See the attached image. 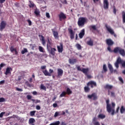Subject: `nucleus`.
<instances>
[{
  "label": "nucleus",
  "mask_w": 125,
  "mask_h": 125,
  "mask_svg": "<svg viewBox=\"0 0 125 125\" xmlns=\"http://www.w3.org/2000/svg\"><path fill=\"white\" fill-rule=\"evenodd\" d=\"M114 53H120V55L125 57V49L121 48V47H116L114 48L113 50Z\"/></svg>",
  "instance_id": "f257e3e1"
},
{
  "label": "nucleus",
  "mask_w": 125,
  "mask_h": 125,
  "mask_svg": "<svg viewBox=\"0 0 125 125\" xmlns=\"http://www.w3.org/2000/svg\"><path fill=\"white\" fill-rule=\"evenodd\" d=\"M106 110L108 113L111 112L112 116H114L115 115V109H112V107L111 106V104H110V101L107 100L106 101Z\"/></svg>",
  "instance_id": "f03ea898"
},
{
  "label": "nucleus",
  "mask_w": 125,
  "mask_h": 125,
  "mask_svg": "<svg viewBox=\"0 0 125 125\" xmlns=\"http://www.w3.org/2000/svg\"><path fill=\"white\" fill-rule=\"evenodd\" d=\"M87 21V19L84 17H81L79 19L78 24L79 27H83L84 23Z\"/></svg>",
  "instance_id": "7ed1b4c3"
},
{
  "label": "nucleus",
  "mask_w": 125,
  "mask_h": 125,
  "mask_svg": "<svg viewBox=\"0 0 125 125\" xmlns=\"http://www.w3.org/2000/svg\"><path fill=\"white\" fill-rule=\"evenodd\" d=\"M87 85H88V86H90L91 88H93V87L97 86V84L96 83V82L91 81L87 83Z\"/></svg>",
  "instance_id": "20e7f679"
},
{
  "label": "nucleus",
  "mask_w": 125,
  "mask_h": 125,
  "mask_svg": "<svg viewBox=\"0 0 125 125\" xmlns=\"http://www.w3.org/2000/svg\"><path fill=\"white\" fill-rule=\"evenodd\" d=\"M87 98H88V99H93V100H97V95L95 93H93L91 95H88Z\"/></svg>",
  "instance_id": "39448f33"
},
{
  "label": "nucleus",
  "mask_w": 125,
  "mask_h": 125,
  "mask_svg": "<svg viewBox=\"0 0 125 125\" xmlns=\"http://www.w3.org/2000/svg\"><path fill=\"white\" fill-rule=\"evenodd\" d=\"M11 72H12V68L8 67L6 68L4 74L6 76H7V75H11Z\"/></svg>",
  "instance_id": "423d86ee"
},
{
  "label": "nucleus",
  "mask_w": 125,
  "mask_h": 125,
  "mask_svg": "<svg viewBox=\"0 0 125 125\" xmlns=\"http://www.w3.org/2000/svg\"><path fill=\"white\" fill-rule=\"evenodd\" d=\"M103 4L104 9H108L109 8V2H108V0H104Z\"/></svg>",
  "instance_id": "0eeeda50"
},
{
  "label": "nucleus",
  "mask_w": 125,
  "mask_h": 125,
  "mask_svg": "<svg viewBox=\"0 0 125 125\" xmlns=\"http://www.w3.org/2000/svg\"><path fill=\"white\" fill-rule=\"evenodd\" d=\"M6 22L4 21H2L0 25V31L1 32L5 28Z\"/></svg>",
  "instance_id": "6e6552de"
},
{
  "label": "nucleus",
  "mask_w": 125,
  "mask_h": 125,
  "mask_svg": "<svg viewBox=\"0 0 125 125\" xmlns=\"http://www.w3.org/2000/svg\"><path fill=\"white\" fill-rule=\"evenodd\" d=\"M39 37L40 38L41 42H42V44L43 45H45V40L44 39V37H43V36L42 35H39Z\"/></svg>",
  "instance_id": "1a4fd4ad"
},
{
  "label": "nucleus",
  "mask_w": 125,
  "mask_h": 125,
  "mask_svg": "<svg viewBox=\"0 0 125 125\" xmlns=\"http://www.w3.org/2000/svg\"><path fill=\"white\" fill-rule=\"evenodd\" d=\"M106 43L108 46H112V45L114 44V42H113V41H112L111 39H106Z\"/></svg>",
  "instance_id": "9d476101"
},
{
  "label": "nucleus",
  "mask_w": 125,
  "mask_h": 125,
  "mask_svg": "<svg viewBox=\"0 0 125 125\" xmlns=\"http://www.w3.org/2000/svg\"><path fill=\"white\" fill-rule=\"evenodd\" d=\"M60 21H62V19H66V16L63 12H61L59 15Z\"/></svg>",
  "instance_id": "9b49d317"
},
{
  "label": "nucleus",
  "mask_w": 125,
  "mask_h": 125,
  "mask_svg": "<svg viewBox=\"0 0 125 125\" xmlns=\"http://www.w3.org/2000/svg\"><path fill=\"white\" fill-rule=\"evenodd\" d=\"M58 52H63V43H60V46H57Z\"/></svg>",
  "instance_id": "f8f14e48"
},
{
  "label": "nucleus",
  "mask_w": 125,
  "mask_h": 125,
  "mask_svg": "<svg viewBox=\"0 0 125 125\" xmlns=\"http://www.w3.org/2000/svg\"><path fill=\"white\" fill-rule=\"evenodd\" d=\"M68 61L69 64H75V63H77V62H78L77 59H69Z\"/></svg>",
  "instance_id": "ddd939ff"
},
{
  "label": "nucleus",
  "mask_w": 125,
  "mask_h": 125,
  "mask_svg": "<svg viewBox=\"0 0 125 125\" xmlns=\"http://www.w3.org/2000/svg\"><path fill=\"white\" fill-rule=\"evenodd\" d=\"M86 44L90 46H93V40L90 38L89 40L87 41Z\"/></svg>",
  "instance_id": "4468645a"
},
{
  "label": "nucleus",
  "mask_w": 125,
  "mask_h": 125,
  "mask_svg": "<svg viewBox=\"0 0 125 125\" xmlns=\"http://www.w3.org/2000/svg\"><path fill=\"white\" fill-rule=\"evenodd\" d=\"M89 29L91 31H97V27H96V25H90L89 26Z\"/></svg>",
  "instance_id": "2eb2a0df"
},
{
  "label": "nucleus",
  "mask_w": 125,
  "mask_h": 125,
  "mask_svg": "<svg viewBox=\"0 0 125 125\" xmlns=\"http://www.w3.org/2000/svg\"><path fill=\"white\" fill-rule=\"evenodd\" d=\"M105 27L107 30V31H108V32H114V30H113V29H112V27H111V26H110V25H108L107 24H105Z\"/></svg>",
  "instance_id": "dca6fc26"
},
{
  "label": "nucleus",
  "mask_w": 125,
  "mask_h": 125,
  "mask_svg": "<svg viewBox=\"0 0 125 125\" xmlns=\"http://www.w3.org/2000/svg\"><path fill=\"white\" fill-rule=\"evenodd\" d=\"M63 75V70L61 68L58 69V77H62Z\"/></svg>",
  "instance_id": "f3484780"
},
{
  "label": "nucleus",
  "mask_w": 125,
  "mask_h": 125,
  "mask_svg": "<svg viewBox=\"0 0 125 125\" xmlns=\"http://www.w3.org/2000/svg\"><path fill=\"white\" fill-rule=\"evenodd\" d=\"M35 122H36V120H35V119L30 118L29 120L28 124H29V125H35V124H34V123H35Z\"/></svg>",
  "instance_id": "a211bd4d"
},
{
  "label": "nucleus",
  "mask_w": 125,
  "mask_h": 125,
  "mask_svg": "<svg viewBox=\"0 0 125 125\" xmlns=\"http://www.w3.org/2000/svg\"><path fill=\"white\" fill-rule=\"evenodd\" d=\"M10 50L12 52H13L14 51H15L16 55H17V54H18V52H17V49H16V48H14V47L12 46L10 47Z\"/></svg>",
  "instance_id": "6ab92c4d"
},
{
  "label": "nucleus",
  "mask_w": 125,
  "mask_h": 125,
  "mask_svg": "<svg viewBox=\"0 0 125 125\" xmlns=\"http://www.w3.org/2000/svg\"><path fill=\"white\" fill-rule=\"evenodd\" d=\"M55 51H56V49H55V48H51L50 51V54L53 56H55Z\"/></svg>",
  "instance_id": "aec40b11"
},
{
  "label": "nucleus",
  "mask_w": 125,
  "mask_h": 125,
  "mask_svg": "<svg viewBox=\"0 0 125 125\" xmlns=\"http://www.w3.org/2000/svg\"><path fill=\"white\" fill-rule=\"evenodd\" d=\"M40 13L41 12H40V10L36 8L34 10V14H35V15H36V16H40Z\"/></svg>",
  "instance_id": "412c9836"
},
{
  "label": "nucleus",
  "mask_w": 125,
  "mask_h": 125,
  "mask_svg": "<svg viewBox=\"0 0 125 125\" xmlns=\"http://www.w3.org/2000/svg\"><path fill=\"white\" fill-rule=\"evenodd\" d=\"M97 120V119L96 118V117H94L93 119V124L94 125H100V124H99V122H96V121Z\"/></svg>",
  "instance_id": "4be33fe9"
},
{
  "label": "nucleus",
  "mask_w": 125,
  "mask_h": 125,
  "mask_svg": "<svg viewBox=\"0 0 125 125\" xmlns=\"http://www.w3.org/2000/svg\"><path fill=\"white\" fill-rule=\"evenodd\" d=\"M108 68L109 69L110 73H113V72H114V69L113 68V66H112V64L108 63Z\"/></svg>",
  "instance_id": "5701e85b"
},
{
  "label": "nucleus",
  "mask_w": 125,
  "mask_h": 125,
  "mask_svg": "<svg viewBox=\"0 0 125 125\" xmlns=\"http://www.w3.org/2000/svg\"><path fill=\"white\" fill-rule=\"evenodd\" d=\"M42 73L44 74V75H45V76H48L49 77H51V74H50V73H49L48 71H47V70H45L44 71H42Z\"/></svg>",
  "instance_id": "b1692460"
},
{
  "label": "nucleus",
  "mask_w": 125,
  "mask_h": 125,
  "mask_svg": "<svg viewBox=\"0 0 125 125\" xmlns=\"http://www.w3.org/2000/svg\"><path fill=\"white\" fill-rule=\"evenodd\" d=\"M82 72H83L84 75H87V73H88V68H83Z\"/></svg>",
  "instance_id": "393cba45"
},
{
  "label": "nucleus",
  "mask_w": 125,
  "mask_h": 125,
  "mask_svg": "<svg viewBox=\"0 0 125 125\" xmlns=\"http://www.w3.org/2000/svg\"><path fill=\"white\" fill-rule=\"evenodd\" d=\"M104 88L106 89H112L113 88V85H109L108 84H106L104 86Z\"/></svg>",
  "instance_id": "a878e982"
},
{
  "label": "nucleus",
  "mask_w": 125,
  "mask_h": 125,
  "mask_svg": "<svg viewBox=\"0 0 125 125\" xmlns=\"http://www.w3.org/2000/svg\"><path fill=\"white\" fill-rule=\"evenodd\" d=\"M98 118L103 120V119H105V118H106V116L103 114H100L98 115Z\"/></svg>",
  "instance_id": "bb28decb"
},
{
  "label": "nucleus",
  "mask_w": 125,
  "mask_h": 125,
  "mask_svg": "<svg viewBox=\"0 0 125 125\" xmlns=\"http://www.w3.org/2000/svg\"><path fill=\"white\" fill-rule=\"evenodd\" d=\"M88 86H89L87 85L84 87L85 92H89V91H90V88Z\"/></svg>",
  "instance_id": "cd10ccee"
},
{
  "label": "nucleus",
  "mask_w": 125,
  "mask_h": 125,
  "mask_svg": "<svg viewBox=\"0 0 125 125\" xmlns=\"http://www.w3.org/2000/svg\"><path fill=\"white\" fill-rule=\"evenodd\" d=\"M67 94V93L66 92V91H63L62 92V93L61 94V95H60V98L61 97H65L66 96V95Z\"/></svg>",
  "instance_id": "c85d7f7f"
},
{
  "label": "nucleus",
  "mask_w": 125,
  "mask_h": 125,
  "mask_svg": "<svg viewBox=\"0 0 125 125\" xmlns=\"http://www.w3.org/2000/svg\"><path fill=\"white\" fill-rule=\"evenodd\" d=\"M51 42H50V40L49 38H47V47L48 48L49 47H51Z\"/></svg>",
  "instance_id": "c756f323"
},
{
  "label": "nucleus",
  "mask_w": 125,
  "mask_h": 125,
  "mask_svg": "<svg viewBox=\"0 0 125 125\" xmlns=\"http://www.w3.org/2000/svg\"><path fill=\"white\" fill-rule=\"evenodd\" d=\"M66 92V94H67L68 95H70V94H72L73 92H72V90H71L69 88H67Z\"/></svg>",
  "instance_id": "7c9ffc66"
},
{
  "label": "nucleus",
  "mask_w": 125,
  "mask_h": 125,
  "mask_svg": "<svg viewBox=\"0 0 125 125\" xmlns=\"http://www.w3.org/2000/svg\"><path fill=\"white\" fill-rule=\"evenodd\" d=\"M122 19H123V22L124 24L125 23V11L122 12Z\"/></svg>",
  "instance_id": "2f4dec72"
},
{
  "label": "nucleus",
  "mask_w": 125,
  "mask_h": 125,
  "mask_svg": "<svg viewBox=\"0 0 125 125\" xmlns=\"http://www.w3.org/2000/svg\"><path fill=\"white\" fill-rule=\"evenodd\" d=\"M70 39H71V40H73V39H74V38H75V32H70Z\"/></svg>",
  "instance_id": "473e14b6"
},
{
  "label": "nucleus",
  "mask_w": 125,
  "mask_h": 125,
  "mask_svg": "<svg viewBox=\"0 0 125 125\" xmlns=\"http://www.w3.org/2000/svg\"><path fill=\"white\" fill-rule=\"evenodd\" d=\"M29 6L30 8H33V7L35 6V3H34V2H33L32 1H29Z\"/></svg>",
  "instance_id": "72a5a7b5"
},
{
  "label": "nucleus",
  "mask_w": 125,
  "mask_h": 125,
  "mask_svg": "<svg viewBox=\"0 0 125 125\" xmlns=\"http://www.w3.org/2000/svg\"><path fill=\"white\" fill-rule=\"evenodd\" d=\"M83 36H84V32H81L79 34L80 39H83Z\"/></svg>",
  "instance_id": "f704fd0d"
},
{
  "label": "nucleus",
  "mask_w": 125,
  "mask_h": 125,
  "mask_svg": "<svg viewBox=\"0 0 125 125\" xmlns=\"http://www.w3.org/2000/svg\"><path fill=\"white\" fill-rule=\"evenodd\" d=\"M40 88L41 89L44 90V91H46V87H45V86H44L43 84H41Z\"/></svg>",
  "instance_id": "c9c22d12"
},
{
  "label": "nucleus",
  "mask_w": 125,
  "mask_h": 125,
  "mask_svg": "<svg viewBox=\"0 0 125 125\" xmlns=\"http://www.w3.org/2000/svg\"><path fill=\"white\" fill-rule=\"evenodd\" d=\"M53 35L55 39H58V32H54Z\"/></svg>",
  "instance_id": "e433bc0d"
},
{
  "label": "nucleus",
  "mask_w": 125,
  "mask_h": 125,
  "mask_svg": "<svg viewBox=\"0 0 125 125\" xmlns=\"http://www.w3.org/2000/svg\"><path fill=\"white\" fill-rule=\"evenodd\" d=\"M39 51H40V52H44V51H43L44 50L43 47H42L41 46H39Z\"/></svg>",
  "instance_id": "4c0bfd02"
},
{
  "label": "nucleus",
  "mask_w": 125,
  "mask_h": 125,
  "mask_svg": "<svg viewBox=\"0 0 125 125\" xmlns=\"http://www.w3.org/2000/svg\"><path fill=\"white\" fill-rule=\"evenodd\" d=\"M103 70L104 73H106V72L108 71V69H107V66H106V64L103 65Z\"/></svg>",
  "instance_id": "58836bf2"
},
{
  "label": "nucleus",
  "mask_w": 125,
  "mask_h": 125,
  "mask_svg": "<svg viewBox=\"0 0 125 125\" xmlns=\"http://www.w3.org/2000/svg\"><path fill=\"white\" fill-rule=\"evenodd\" d=\"M76 46L78 50H81V49H82V46L81 44L77 43L76 44Z\"/></svg>",
  "instance_id": "ea45409f"
},
{
  "label": "nucleus",
  "mask_w": 125,
  "mask_h": 125,
  "mask_svg": "<svg viewBox=\"0 0 125 125\" xmlns=\"http://www.w3.org/2000/svg\"><path fill=\"white\" fill-rule=\"evenodd\" d=\"M36 110H33L32 111H30V116L31 117H34V116H35V114H36Z\"/></svg>",
  "instance_id": "a19ab883"
},
{
  "label": "nucleus",
  "mask_w": 125,
  "mask_h": 125,
  "mask_svg": "<svg viewBox=\"0 0 125 125\" xmlns=\"http://www.w3.org/2000/svg\"><path fill=\"white\" fill-rule=\"evenodd\" d=\"M26 52H28V50L26 48H24L23 50L21 51V54H25Z\"/></svg>",
  "instance_id": "79ce46f5"
},
{
  "label": "nucleus",
  "mask_w": 125,
  "mask_h": 125,
  "mask_svg": "<svg viewBox=\"0 0 125 125\" xmlns=\"http://www.w3.org/2000/svg\"><path fill=\"white\" fill-rule=\"evenodd\" d=\"M61 113V111H57L55 113L54 117L55 118H56V117H58L59 116V113Z\"/></svg>",
  "instance_id": "37998d69"
},
{
  "label": "nucleus",
  "mask_w": 125,
  "mask_h": 125,
  "mask_svg": "<svg viewBox=\"0 0 125 125\" xmlns=\"http://www.w3.org/2000/svg\"><path fill=\"white\" fill-rule=\"evenodd\" d=\"M116 62H117V63H119V64H120V63H122V59H121L120 57H119V58L117 59V61H116Z\"/></svg>",
  "instance_id": "c03bdc74"
},
{
  "label": "nucleus",
  "mask_w": 125,
  "mask_h": 125,
  "mask_svg": "<svg viewBox=\"0 0 125 125\" xmlns=\"http://www.w3.org/2000/svg\"><path fill=\"white\" fill-rule=\"evenodd\" d=\"M107 50H108L109 52H114V50H112V49H111L110 46H108L107 47Z\"/></svg>",
  "instance_id": "a18cd8bd"
},
{
  "label": "nucleus",
  "mask_w": 125,
  "mask_h": 125,
  "mask_svg": "<svg viewBox=\"0 0 125 125\" xmlns=\"http://www.w3.org/2000/svg\"><path fill=\"white\" fill-rule=\"evenodd\" d=\"M5 102V99L4 98H0V103Z\"/></svg>",
  "instance_id": "49530a36"
},
{
  "label": "nucleus",
  "mask_w": 125,
  "mask_h": 125,
  "mask_svg": "<svg viewBox=\"0 0 125 125\" xmlns=\"http://www.w3.org/2000/svg\"><path fill=\"white\" fill-rule=\"evenodd\" d=\"M119 64L120 63L119 62H117L114 63V65L117 69H118L119 68Z\"/></svg>",
  "instance_id": "de8ad7c7"
},
{
  "label": "nucleus",
  "mask_w": 125,
  "mask_h": 125,
  "mask_svg": "<svg viewBox=\"0 0 125 125\" xmlns=\"http://www.w3.org/2000/svg\"><path fill=\"white\" fill-rule=\"evenodd\" d=\"M5 114V112H2L0 113V118H2L3 117V115Z\"/></svg>",
  "instance_id": "09e8293b"
},
{
  "label": "nucleus",
  "mask_w": 125,
  "mask_h": 125,
  "mask_svg": "<svg viewBox=\"0 0 125 125\" xmlns=\"http://www.w3.org/2000/svg\"><path fill=\"white\" fill-rule=\"evenodd\" d=\"M119 80L120 81V82H121V83H124V80H123V78L122 77H119Z\"/></svg>",
  "instance_id": "8fccbe9b"
},
{
  "label": "nucleus",
  "mask_w": 125,
  "mask_h": 125,
  "mask_svg": "<svg viewBox=\"0 0 125 125\" xmlns=\"http://www.w3.org/2000/svg\"><path fill=\"white\" fill-rule=\"evenodd\" d=\"M4 83H5V80H2V81H0V85L4 84Z\"/></svg>",
  "instance_id": "3c124183"
},
{
  "label": "nucleus",
  "mask_w": 125,
  "mask_h": 125,
  "mask_svg": "<svg viewBox=\"0 0 125 125\" xmlns=\"http://www.w3.org/2000/svg\"><path fill=\"white\" fill-rule=\"evenodd\" d=\"M16 89V90H17V91H20V92L23 91V89H22L21 88H19L18 87H17Z\"/></svg>",
  "instance_id": "603ef678"
},
{
  "label": "nucleus",
  "mask_w": 125,
  "mask_h": 125,
  "mask_svg": "<svg viewBox=\"0 0 125 125\" xmlns=\"http://www.w3.org/2000/svg\"><path fill=\"white\" fill-rule=\"evenodd\" d=\"M27 22L28 23L29 26H31L32 25V21L30 20H27Z\"/></svg>",
  "instance_id": "864d4df0"
},
{
  "label": "nucleus",
  "mask_w": 125,
  "mask_h": 125,
  "mask_svg": "<svg viewBox=\"0 0 125 125\" xmlns=\"http://www.w3.org/2000/svg\"><path fill=\"white\" fill-rule=\"evenodd\" d=\"M36 110H41V106L40 105H36Z\"/></svg>",
  "instance_id": "5fc2aeb1"
},
{
  "label": "nucleus",
  "mask_w": 125,
  "mask_h": 125,
  "mask_svg": "<svg viewBox=\"0 0 125 125\" xmlns=\"http://www.w3.org/2000/svg\"><path fill=\"white\" fill-rule=\"evenodd\" d=\"M4 66H5V64H4V63H0V67L1 68H2V67H4Z\"/></svg>",
  "instance_id": "6e6d98bb"
},
{
  "label": "nucleus",
  "mask_w": 125,
  "mask_h": 125,
  "mask_svg": "<svg viewBox=\"0 0 125 125\" xmlns=\"http://www.w3.org/2000/svg\"><path fill=\"white\" fill-rule=\"evenodd\" d=\"M31 98H32V96H31V95H27V99L28 100H30V99H31Z\"/></svg>",
  "instance_id": "4d7b16f0"
},
{
  "label": "nucleus",
  "mask_w": 125,
  "mask_h": 125,
  "mask_svg": "<svg viewBox=\"0 0 125 125\" xmlns=\"http://www.w3.org/2000/svg\"><path fill=\"white\" fill-rule=\"evenodd\" d=\"M113 13L114 14H117V9H116V8L113 9Z\"/></svg>",
  "instance_id": "13d9d810"
},
{
  "label": "nucleus",
  "mask_w": 125,
  "mask_h": 125,
  "mask_svg": "<svg viewBox=\"0 0 125 125\" xmlns=\"http://www.w3.org/2000/svg\"><path fill=\"white\" fill-rule=\"evenodd\" d=\"M46 16L47 18H50V15H49V13H46Z\"/></svg>",
  "instance_id": "bf43d9fd"
},
{
  "label": "nucleus",
  "mask_w": 125,
  "mask_h": 125,
  "mask_svg": "<svg viewBox=\"0 0 125 125\" xmlns=\"http://www.w3.org/2000/svg\"><path fill=\"white\" fill-rule=\"evenodd\" d=\"M49 74H50V75H51V74H52V73H53V69H50L49 70Z\"/></svg>",
  "instance_id": "052dcab7"
},
{
  "label": "nucleus",
  "mask_w": 125,
  "mask_h": 125,
  "mask_svg": "<svg viewBox=\"0 0 125 125\" xmlns=\"http://www.w3.org/2000/svg\"><path fill=\"white\" fill-rule=\"evenodd\" d=\"M111 95L112 97H115V93L114 92H111Z\"/></svg>",
  "instance_id": "680f3d73"
},
{
  "label": "nucleus",
  "mask_w": 125,
  "mask_h": 125,
  "mask_svg": "<svg viewBox=\"0 0 125 125\" xmlns=\"http://www.w3.org/2000/svg\"><path fill=\"white\" fill-rule=\"evenodd\" d=\"M57 106H58V104L56 103H54L53 104V107H54V108H56V107H57Z\"/></svg>",
  "instance_id": "e2e57ef3"
},
{
  "label": "nucleus",
  "mask_w": 125,
  "mask_h": 125,
  "mask_svg": "<svg viewBox=\"0 0 125 125\" xmlns=\"http://www.w3.org/2000/svg\"><path fill=\"white\" fill-rule=\"evenodd\" d=\"M77 70H78V71H81V72H82V71L83 70V69H82V68H81V67H80V66H79L77 67Z\"/></svg>",
  "instance_id": "0e129e2a"
},
{
  "label": "nucleus",
  "mask_w": 125,
  "mask_h": 125,
  "mask_svg": "<svg viewBox=\"0 0 125 125\" xmlns=\"http://www.w3.org/2000/svg\"><path fill=\"white\" fill-rule=\"evenodd\" d=\"M122 66L123 67V68H125V62L122 63Z\"/></svg>",
  "instance_id": "69168bd1"
},
{
  "label": "nucleus",
  "mask_w": 125,
  "mask_h": 125,
  "mask_svg": "<svg viewBox=\"0 0 125 125\" xmlns=\"http://www.w3.org/2000/svg\"><path fill=\"white\" fill-rule=\"evenodd\" d=\"M86 76H87V79H91V75H88V74H87V75H86Z\"/></svg>",
  "instance_id": "338daca9"
},
{
  "label": "nucleus",
  "mask_w": 125,
  "mask_h": 125,
  "mask_svg": "<svg viewBox=\"0 0 125 125\" xmlns=\"http://www.w3.org/2000/svg\"><path fill=\"white\" fill-rule=\"evenodd\" d=\"M120 110V106H118L116 109V113H119V110Z\"/></svg>",
  "instance_id": "774afa93"
}]
</instances>
